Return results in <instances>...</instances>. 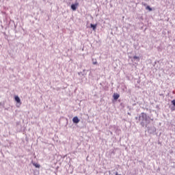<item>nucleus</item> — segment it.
Instances as JSON below:
<instances>
[{"mask_svg":"<svg viewBox=\"0 0 175 175\" xmlns=\"http://www.w3.org/2000/svg\"><path fill=\"white\" fill-rule=\"evenodd\" d=\"M139 118V121H141L142 126H147V125L150 124V121L148 120V116H147V113H142Z\"/></svg>","mask_w":175,"mask_h":175,"instance_id":"nucleus-1","label":"nucleus"},{"mask_svg":"<svg viewBox=\"0 0 175 175\" xmlns=\"http://www.w3.org/2000/svg\"><path fill=\"white\" fill-rule=\"evenodd\" d=\"M79 6V3H75V4L71 5V9L72 10L75 11L76 9H77V7Z\"/></svg>","mask_w":175,"mask_h":175,"instance_id":"nucleus-2","label":"nucleus"},{"mask_svg":"<svg viewBox=\"0 0 175 175\" xmlns=\"http://www.w3.org/2000/svg\"><path fill=\"white\" fill-rule=\"evenodd\" d=\"M72 122H74V124H79V122H80V120H79L77 116H75L72 118Z\"/></svg>","mask_w":175,"mask_h":175,"instance_id":"nucleus-3","label":"nucleus"},{"mask_svg":"<svg viewBox=\"0 0 175 175\" xmlns=\"http://www.w3.org/2000/svg\"><path fill=\"white\" fill-rule=\"evenodd\" d=\"M14 99L20 105H21V100L20 99V97H18V96H15Z\"/></svg>","mask_w":175,"mask_h":175,"instance_id":"nucleus-4","label":"nucleus"},{"mask_svg":"<svg viewBox=\"0 0 175 175\" xmlns=\"http://www.w3.org/2000/svg\"><path fill=\"white\" fill-rule=\"evenodd\" d=\"M97 24H90V27L91 28H92L93 31H96V27H97Z\"/></svg>","mask_w":175,"mask_h":175,"instance_id":"nucleus-5","label":"nucleus"},{"mask_svg":"<svg viewBox=\"0 0 175 175\" xmlns=\"http://www.w3.org/2000/svg\"><path fill=\"white\" fill-rule=\"evenodd\" d=\"M118 98H120V94H113V99H115V100H117V99H118Z\"/></svg>","mask_w":175,"mask_h":175,"instance_id":"nucleus-6","label":"nucleus"},{"mask_svg":"<svg viewBox=\"0 0 175 175\" xmlns=\"http://www.w3.org/2000/svg\"><path fill=\"white\" fill-rule=\"evenodd\" d=\"M146 10H149V12H152V8L150 7V5H147L146 8Z\"/></svg>","mask_w":175,"mask_h":175,"instance_id":"nucleus-7","label":"nucleus"},{"mask_svg":"<svg viewBox=\"0 0 175 175\" xmlns=\"http://www.w3.org/2000/svg\"><path fill=\"white\" fill-rule=\"evenodd\" d=\"M33 166H35V167H38V169H39V167H40V165H39L38 163H33Z\"/></svg>","mask_w":175,"mask_h":175,"instance_id":"nucleus-8","label":"nucleus"},{"mask_svg":"<svg viewBox=\"0 0 175 175\" xmlns=\"http://www.w3.org/2000/svg\"><path fill=\"white\" fill-rule=\"evenodd\" d=\"M133 59H139V57H137V56H134V57H133Z\"/></svg>","mask_w":175,"mask_h":175,"instance_id":"nucleus-9","label":"nucleus"},{"mask_svg":"<svg viewBox=\"0 0 175 175\" xmlns=\"http://www.w3.org/2000/svg\"><path fill=\"white\" fill-rule=\"evenodd\" d=\"M172 105H173L174 106H175V99L173 100H172Z\"/></svg>","mask_w":175,"mask_h":175,"instance_id":"nucleus-10","label":"nucleus"},{"mask_svg":"<svg viewBox=\"0 0 175 175\" xmlns=\"http://www.w3.org/2000/svg\"><path fill=\"white\" fill-rule=\"evenodd\" d=\"M96 64H98V62L96 61L93 62L94 65H96Z\"/></svg>","mask_w":175,"mask_h":175,"instance_id":"nucleus-11","label":"nucleus"},{"mask_svg":"<svg viewBox=\"0 0 175 175\" xmlns=\"http://www.w3.org/2000/svg\"><path fill=\"white\" fill-rule=\"evenodd\" d=\"M143 5H144V6H147V4L144 3Z\"/></svg>","mask_w":175,"mask_h":175,"instance_id":"nucleus-12","label":"nucleus"},{"mask_svg":"<svg viewBox=\"0 0 175 175\" xmlns=\"http://www.w3.org/2000/svg\"><path fill=\"white\" fill-rule=\"evenodd\" d=\"M116 175H121V174H118V172H116Z\"/></svg>","mask_w":175,"mask_h":175,"instance_id":"nucleus-13","label":"nucleus"}]
</instances>
